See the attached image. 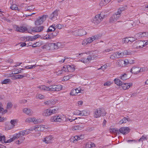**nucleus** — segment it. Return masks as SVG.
Here are the masks:
<instances>
[{
  "label": "nucleus",
  "mask_w": 148,
  "mask_h": 148,
  "mask_svg": "<svg viewBox=\"0 0 148 148\" xmlns=\"http://www.w3.org/2000/svg\"><path fill=\"white\" fill-rule=\"evenodd\" d=\"M44 103L46 105L51 106L55 104L56 103V102L54 100L52 99L45 101Z\"/></svg>",
  "instance_id": "nucleus-23"
},
{
  "label": "nucleus",
  "mask_w": 148,
  "mask_h": 148,
  "mask_svg": "<svg viewBox=\"0 0 148 148\" xmlns=\"http://www.w3.org/2000/svg\"><path fill=\"white\" fill-rule=\"evenodd\" d=\"M118 62L119 64L123 63L125 65H127L131 64V63L127 59H125L124 60H121Z\"/></svg>",
  "instance_id": "nucleus-33"
},
{
  "label": "nucleus",
  "mask_w": 148,
  "mask_h": 148,
  "mask_svg": "<svg viewBox=\"0 0 148 148\" xmlns=\"http://www.w3.org/2000/svg\"><path fill=\"white\" fill-rule=\"evenodd\" d=\"M106 112L105 110L101 108L97 109L94 113V116L97 118L101 116H104L105 115Z\"/></svg>",
  "instance_id": "nucleus-5"
},
{
  "label": "nucleus",
  "mask_w": 148,
  "mask_h": 148,
  "mask_svg": "<svg viewBox=\"0 0 148 148\" xmlns=\"http://www.w3.org/2000/svg\"><path fill=\"white\" fill-rule=\"evenodd\" d=\"M25 121L28 123H34L35 124H37L40 123L38 119H36L34 117L28 118L26 119Z\"/></svg>",
  "instance_id": "nucleus-12"
},
{
  "label": "nucleus",
  "mask_w": 148,
  "mask_h": 148,
  "mask_svg": "<svg viewBox=\"0 0 148 148\" xmlns=\"http://www.w3.org/2000/svg\"><path fill=\"white\" fill-rule=\"evenodd\" d=\"M148 35V32H140L136 34L135 35V37L139 38L143 37L146 36Z\"/></svg>",
  "instance_id": "nucleus-20"
},
{
  "label": "nucleus",
  "mask_w": 148,
  "mask_h": 148,
  "mask_svg": "<svg viewBox=\"0 0 148 148\" xmlns=\"http://www.w3.org/2000/svg\"><path fill=\"white\" fill-rule=\"evenodd\" d=\"M57 109L50 108L44 110L42 112V114L44 116H49L57 113Z\"/></svg>",
  "instance_id": "nucleus-2"
},
{
  "label": "nucleus",
  "mask_w": 148,
  "mask_h": 148,
  "mask_svg": "<svg viewBox=\"0 0 148 148\" xmlns=\"http://www.w3.org/2000/svg\"><path fill=\"white\" fill-rule=\"evenodd\" d=\"M118 54L116 52L114 53L110 56V59H114L118 58Z\"/></svg>",
  "instance_id": "nucleus-40"
},
{
  "label": "nucleus",
  "mask_w": 148,
  "mask_h": 148,
  "mask_svg": "<svg viewBox=\"0 0 148 148\" xmlns=\"http://www.w3.org/2000/svg\"><path fill=\"white\" fill-rule=\"evenodd\" d=\"M119 132L123 134H125L128 133L130 131V129L128 127H122L119 130Z\"/></svg>",
  "instance_id": "nucleus-17"
},
{
  "label": "nucleus",
  "mask_w": 148,
  "mask_h": 148,
  "mask_svg": "<svg viewBox=\"0 0 148 148\" xmlns=\"http://www.w3.org/2000/svg\"><path fill=\"white\" fill-rule=\"evenodd\" d=\"M10 8L11 9L13 10H17L18 11L19 10L17 5L15 4L12 5L10 7Z\"/></svg>",
  "instance_id": "nucleus-39"
},
{
  "label": "nucleus",
  "mask_w": 148,
  "mask_h": 148,
  "mask_svg": "<svg viewBox=\"0 0 148 148\" xmlns=\"http://www.w3.org/2000/svg\"><path fill=\"white\" fill-rule=\"evenodd\" d=\"M66 120V118L64 116H55L51 117L50 119V121L52 122H62Z\"/></svg>",
  "instance_id": "nucleus-6"
},
{
  "label": "nucleus",
  "mask_w": 148,
  "mask_h": 148,
  "mask_svg": "<svg viewBox=\"0 0 148 148\" xmlns=\"http://www.w3.org/2000/svg\"><path fill=\"white\" fill-rule=\"evenodd\" d=\"M24 70L23 69H16L15 68L13 69L12 71V73L13 74H17L19 73H20L21 72V70Z\"/></svg>",
  "instance_id": "nucleus-31"
},
{
  "label": "nucleus",
  "mask_w": 148,
  "mask_h": 148,
  "mask_svg": "<svg viewBox=\"0 0 148 148\" xmlns=\"http://www.w3.org/2000/svg\"><path fill=\"white\" fill-rule=\"evenodd\" d=\"M139 68L133 67L130 70V72L132 73L137 74L139 73Z\"/></svg>",
  "instance_id": "nucleus-24"
},
{
  "label": "nucleus",
  "mask_w": 148,
  "mask_h": 148,
  "mask_svg": "<svg viewBox=\"0 0 148 148\" xmlns=\"http://www.w3.org/2000/svg\"><path fill=\"white\" fill-rule=\"evenodd\" d=\"M123 42L124 43H128L129 42V39L128 38H126L123 39Z\"/></svg>",
  "instance_id": "nucleus-59"
},
{
  "label": "nucleus",
  "mask_w": 148,
  "mask_h": 148,
  "mask_svg": "<svg viewBox=\"0 0 148 148\" xmlns=\"http://www.w3.org/2000/svg\"><path fill=\"white\" fill-rule=\"evenodd\" d=\"M34 5H31L26 7L25 9L26 10H32L34 9Z\"/></svg>",
  "instance_id": "nucleus-45"
},
{
  "label": "nucleus",
  "mask_w": 148,
  "mask_h": 148,
  "mask_svg": "<svg viewBox=\"0 0 148 148\" xmlns=\"http://www.w3.org/2000/svg\"><path fill=\"white\" fill-rule=\"evenodd\" d=\"M48 17L47 15H44L39 17L35 21V24L38 25L42 24Z\"/></svg>",
  "instance_id": "nucleus-8"
},
{
  "label": "nucleus",
  "mask_w": 148,
  "mask_h": 148,
  "mask_svg": "<svg viewBox=\"0 0 148 148\" xmlns=\"http://www.w3.org/2000/svg\"><path fill=\"white\" fill-rule=\"evenodd\" d=\"M37 88L43 91H47L50 90L49 87L46 86L44 85L38 86L37 87Z\"/></svg>",
  "instance_id": "nucleus-28"
},
{
  "label": "nucleus",
  "mask_w": 148,
  "mask_h": 148,
  "mask_svg": "<svg viewBox=\"0 0 148 148\" xmlns=\"http://www.w3.org/2000/svg\"><path fill=\"white\" fill-rule=\"evenodd\" d=\"M95 147V144L93 143L89 142L86 145V148H91Z\"/></svg>",
  "instance_id": "nucleus-32"
},
{
  "label": "nucleus",
  "mask_w": 148,
  "mask_h": 148,
  "mask_svg": "<svg viewBox=\"0 0 148 148\" xmlns=\"http://www.w3.org/2000/svg\"><path fill=\"white\" fill-rule=\"evenodd\" d=\"M75 89H72L70 93V95L72 96L77 95V93Z\"/></svg>",
  "instance_id": "nucleus-46"
},
{
  "label": "nucleus",
  "mask_w": 148,
  "mask_h": 148,
  "mask_svg": "<svg viewBox=\"0 0 148 148\" xmlns=\"http://www.w3.org/2000/svg\"><path fill=\"white\" fill-rule=\"evenodd\" d=\"M88 44L87 43V41L86 39L84 40L82 42V45H84L85 46L86 45Z\"/></svg>",
  "instance_id": "nucleus-62"
},
{
  "label": "nucleus",
  "mask_w": 148,
  "mask_h": 148,
  "mask_svg": "<svg viewBox=\"0 0 148 148\" xmlns=\"http://www.w3.org/2000/svg\"><path fill=\"white\" fill-rule=\"evenodd\" d=\"M37 66V65L35 64L33 65H30L26 66L25 67V68L26 69H32L36 67Z\"/></svg>",
  "instance_id": "nucleus-48"
},
{
  "label": "nucleus",
  "mask_w": 148,
  "mask_h": 148,
  "mask_svg": "<svg viewBox=\"0 0 148 148\" xmlns=\"http://www.w3.org/2000/svg\"><path fill=\"white\" fill-rule=\"evenodd\" d=\"M63 68L65 69L67 71L69 72H73L75 70L74 66L73 65H66L63 66Z\"/></svg>",
  "instance_id": "nucleus-16"
},
{
  "label": "nucleus",
  "mask_w": 148,
  "mask_h": 148,
  "mask_svg": "<svg viewBox=\"0 0 148 148\" xmlns=\"http://www.w3.org/2000/svg\"><path fill=\"white\" fill-rule=\"evenodd\" d=\"M66 71H67L65 69L63 68V69L61 70L56 72V73L57 75H60L64 73Z\"/></svg>",
  "instance_id": "nucleus-36"
},
{
  "label": "nucleus",
  "mask_w": 148,
  "mask_h": 148,
  "mask_svg": "<svg viewBox=\"0 0 148 148\" xmlns=\"http://www.w3.org/2000/svg\"><path fill=\"white\" fill-rule=\"evenodd\" d=\"M23 111L24 113L29 115H32L33 113L31 110L27 108H24Z\"/></svg>",
  "instance_id": "nucleus-26"
},
{
  "label": "nucleus",
  "mask_w": 148,
  "mask_h": 148,
  "mask_svg": "<svg viewBox=\"0 0 148 148\" xmlns=\"http://www.w3.org/2000/svg\"><path fill=\"white\" fill-rule=\"evenodd\" d=\"M59 10H56L54 11L51 14L49 18L51 20L55 21L58 19Z\"/></svg>",
  "instance_id": "nucleus-9"
},
{
  "label": "nucleus",
  "mask_w": 148,
  "mask_h": 148,
  "mask_svg": "<svg viewBox=\"0 0 148 148\" xmlns=\"http://www.w3.org/2000/svg\"><path fill=\"white\" fill-rule=\"evenodd\" d=\"M40 36L39 35H36L33 36H32L31 38L32 40H36L37 38H38Z\"/></svg>",
  "instance_id": "nucleus-56"
},
{
  "label": "nucleus",
  "mask_w": 148,
  "mask_h": 148,
  "mask_svg": "<svg viewBox=\"0 0 148 148\" xmlns=\"http://www.w3.org/2000/svg\"><path fill=\"white\" fill-rule=\"evenodd\" d=\"M18 121L17 119H12L10 121V123L11 124V125H9L8 126V128L9 130H10L13 128L15 126L16 124Z\"/></svg>",
  "instance_id": "nucleus-18"
},
{
  "label": "nucleus",
  "mask_w": 148,
  "mask_h": 148,
  "mask_svg": "<svg viewBox=\"0 0 148 148\" xmlns=\"http://www.w3.org/2000/svg\"><path fill=\"white\" fill-rule=\"evenodd\" d=\"M0 141L2 143L5 142V136H0Z\"/></svg>",
  "instance_id": "nucleus-50"
},
{
  "label": "nucleus",
  "mask_w": 148,
  "mask_h": 148,
  "mask_svg": "<svg viewBox=\"0 0 148 148\" xmlns=\"http://www.w3.org/2000/svg\"><path fill=\"white\" fill-rule=\"evenodd\" d=\"M78 34L79 36H82L86 35L87 32L84 29H80L78 31Z\"/></svg>",
  "instance_id": "nucleus-30"
},
{
  "label": "nucleus",
  "mask_w": 148,
  "mask_h": 148,
  "mask_svg": "<svg viewBox=\"0 0 148 148\" xmlns=\"http://www.w3.org/2000/svg\"><path fill=\"white\" fill-rule=\"evenodd\" d=\"M15 140L14 139H13V136L12 138H11L10 139L7 140V141L5 140V143H10L13 141V140Z\"/></svg>",
  "instance_id": "nucleus-60"
},
{
  "label": "nucleus",
  "mask_w": 148,
  "mask_h": 148,
  "mask_svg": "<svg viewBox=\"0 0 148 148\" xmlns=\"http://www.w3.org/2000/svg\"><path fill=\"white\" fill-rule=\"evenodd\" d=\"M123 56L129 55L130 54L129 52H128V51L127 50H125L123 52Z\"/></svg>",
  "instance_id": "nucleus-63"
},
{
  "label": "nucleus",
  "mask_w": 148,
  "mask_h": 148,
  "mask_svg": "<svg viewBox=\"0 0 148 148\" xmlns=\"http://www.w3.org/2000/svg\"><path fill=\"white\" fill-rule=\"evenodd\" d=\"M147 140V137L143 135L138 140L139 142H143V141L146 140Z\"/></svg>",
  "instance_id": "nucleus-43"
},
{
  "label": "nucleus",
  "mask_w": 148,
  "mask_h": 148,
  "mask_svg": "<svg viewBox=\"0 0 148 148\" xmlns=\"http://www.w3.org/2000/svg\"><path fill=\"white\" fill-rule=\"evenodd\" d=\"M74 114L78 115L81 116V111L79 110H77L74 112Z\"/></svg>",
  "instance_id": "nucleus-61"
},
{
  "label": "nucleus",
  "mask_w": 148,
  "mask_h": 148,
  "mask_svg": "<svg viewBox=\"0 0 148 148\" xmlns=\"http://www.w3.org/2000/svg\"><path fill=\"white\" fill-rule=\"evenodd\" d=\"M5 62L7 63H12L13 62V61L12 59H8L6 60Z\"/></svg>",
  "instance_id": "nucleus-64"
},
{
  "label": "nucleus",
  "mask_w": 148,
  "mask_h": 148,
  "mask_svg": "<svg viewBox=\"0 0 148 148\" xmlns=\"http://www.w3.org/2000/svg\"><path fill=\"white\" fill-rule=\"evenodd\" d=\"M44 28V27L43 26H40L39 27H30L29 29H31L32 32H38L42 31L43 29Z\"/></svg>",
  "instance_id": "nucleus-14"
},
{
  "label": "nucleus",
  "mask_w": 148,
  "mask_h": 148,
  "mask_svg": "<svg viewBox=\"0 0 148 148\" xmlns=\"http://www.w3.org/2000/svg\"><path fill=\"white\" fill-rule=\"evenodd\" d=\"M80 61L83 63L86 64L88 62V60H87V58H83L81 59Z\"/></svg>",
  "instance_id": "nucleus-58"
},
{
  "label": "nucleus",
  "mask_w": 148,
  "mask_h": 148,
  "mask_svg": "<svg viewBox=\"0 0 148 148\" xmlns=\"http://www.w3.org/2000/svg\"><path fill=\"white\" fill-rule=\"evenodd\" d=\"M73 76V75L72 74L65 76L63 77L62 81H66L69 80L70 78H71Z\"/></svg>",
  "instance_id": "nucleus-37"
},
{
  "label": "nucleus",
  "mask_w": 148,
  "mask_h": 148,
  "mask_svg": "<svg viewBox=\"0 0 148 148\" xmlns=\"http://www.w3.org/2000/svg\"><path fill=\"white\" fill-rule=\"evenodd\" d=\"M105 17V15H103L101 14H97L95 17L92 20V21L95 25H97L101 22Z\"/></svg>",
  "instance_id": "nucleus-4"
},
{
  "label": "nucleus",
  "mask_w": 148,
  "mask_h": 148,
  "mask_svg": "<svg viewBox=\"0 0 148 148\" xmlns=\"http://www.w3.org/2000/svg\"><path fill=\"white\" fill-rule=\"evenodd\" d=\"M98 37L97 36L95 35L88 38L86 39L88 44L90 43L95 40L98 39Z\"/></svg>",
  "instance_id": "nucleus-21"
},
{
  "label": "nucleus",
  "mask_w": 148,
  "mask_h": 148,
  "mask_svg": "<svg viewBox=\"0 0 148 148\" xmlns=\"http://www.w3.org/2000/svg\"><path fill=\"white\" fill-rule=\"evenodd\" d=\"M53 139V137L52 136H49L45 137L43 140L46 143L48 144L51 143Z\"/></svg>",
  "instance_id": "nucleus-19"
},
{
  "label": "nucleus",
  "mask_w": 148,
  "mask_h": 148,
  "mask_svg": "<svg viewBox=\"0 0 148 148\" xmlns=\"http://www.w3.org/2000/svg\"><path fill=\"white\" fill-rule=\"evenodd\" d=\"M111 0H101L99 5L100 6L102 7L106 5L110 2Z\"/></svg>",
  "instance_id": "nucleus-27"
},
{
  "label": "nucleus",
  "mask_w": 148,
  "mask_h": 148,
  "mask_svg": "<svg viewBox=\"0 0 148 148\" xmlns=\"http://www.w3.org/2000/svg\"><path fill=\"white\" fill-rule=\"evenodd\" d=\"M79 140V136H76L71 139V140L74 143H76Z\"/></svg>",
  "instance_id": "nucleus-41"
},
{
  "label": "nucleus",
  "mask_w": 148,
  "mask_h": 148,
  "mask_svg": "<svg viewBox=\"0 0 148 148\" xmlns=\"http://www.w3.org/2000/svg\"><path fill=\"white\" fill-rule=\"evenodd\" d=\"M128 119H126V118H124L120 121V123L122 124L124 123H126L127 121H128Z\"/></svg>",
  "instance_id": "nucleus-52"
},
{
  "label": "nucleus",
  "mask_w": 148,
  "mask_h": 148,
  "mask_svg": "<svg viewBox=\"0 0 148 148\" xmlns=\"http://www.w3.org/2000/svg\"><path fill=\"white\" fill-rule=\"evenodd\" d=\"M81 116H87L89 115V113L86 111H81Z\"/></svg>",
  "instance_id": "nucleus-42"
},
{
  "label": "nucleus",
  "mask_w": 148,
  "mask_h": 148,
  "mask_svg": "<svg viewBox=\"0 0 148 148\" xmlns=\"http://www.w3.org/2000/svg\"><path fill=\"white\" fill-rule=\"evenodd\" d=\"M45 128V126L44 125H37L33 127L32 129L35 131H43Z\"/></svg>",
  "instance_id": "nucleus-13"
},
{
  "label": "nucleus",
  "mask_w": 148,
  "mask_h": 148,
  "mask_svg": "<svg viewBox=\"0 0 148 148\" xmlns=\"http://www.w3.org/2000/svg\"><path fill=\"white\" fill-rule=\"evenodd\" d=\"M114 81L115 83L119 86H121L122 84V82L119 79L115 78L114 79Z\"/></svg>",
  "instance_id": "nucleus-35"
},
{
  "label": "nucleus",
  "mask_w": 148,
  "mask_h": 148,
  "mask_svg": "<svg viewBox=\"0 0 148 148\" xmlns=\"http://www.w3.org/2000/svg\"><path fill=\"white\" fill-rule=\"evenodd\" d=\"M145 42L143 41L139 40L135 42L134 45L133 47L135 48H141L145 46Z\"/></svg>",
  "instance_id": "nucleus-11"
},
{
  "label": "nucleus",
  "mask_w": 148,
  "mask_h": 148,
  "mask_svg": "<svg viewBox=\"0 0 148 148\" xmlns=\"http://www.w3.org/2000/svg\"><path fill=\"white\" fill-rule=\"evenodd\" d=\"M55 26V24H53L52 25L49 26L47 30V32H49L54 31L56 28Z\"/></svg>",
  "instance_id": "nucleus-29"
},
{
  "label": "nucleus",
  "mask_w": 148,
  "mask_h": 148,
  "mask_svg": "<svg viewBox=\"0 0 148 148\" xmlns=\"http://www.w3.org/2000/svg\"><path fill=\"white\" fill-rule=\"evenodd\" d=\"M10 81V79H6L3 81H2L1 82V84H6L8 83Z\"/></svg>",
  "instance_id": "nucleus-47"
},
{
  "label": "nucleus",
  "mask_w": 148,
  "mask_h": 148,
  "mask_svg": "<svg viewBox=\"0 0 148 148\" xmlns=\"http://www.w3.org/2000/svg\"><path fill=\"white\" fill-rule=\"evenodd\" d=\"M50 47L49 49L53 50L55 49H58L62 47V45L61 43L57 42L56 43H52L49 45Z\"/></svg>",
  "instance_id": "nucleus-7"
},
{
  "label": "nucleus",
  "mask_w": 148,
  "mask_h": 148,
  "mask_svg": "<svg viewBox=\"0 0 148 148\" xmlns=\"http://www.w3.org/2000/svg\"><path fill=\"white\" fill-rule=\"evenodd\" d=\"M132 85V83H122L121 86H122V88L123 90H125L129 88Z\"/></svg>",
  "instance_id": "nucleus-22"
},
{
  "label": "nucleus",
  "mask_w": 148,
  "mask_h": 148,
  "mask_svg": "<svg viewBox=\"0 0 148 148\" xmlns=\"http://www.w3.org/2000/svg\"><path fill=\"white\" fill-rule=\"evenodd\" d=\"M107 67V64H105L103 66H102L101 67L99 68L98 70H99L100 69H102L103 71H104L105 69H106Z\"/></svg>",
  "instance_id": "nucleus-53"
},
{
  "label": "nucleus",
  "mask_w": 148,
  "mask_h": 148,
  "mask_svg": "<svg viewBox=\"0 0 148 148\" xmlns=\"http://www.w3.org/2000/svg\"><path fill=\"white\" fill-rule=\"evenodd\" d=\"M12 104L11 102H8V103L7 105V108L8 109H10L12 107Z\"/></svg>",
  "instance_id": "nucleus-55"
},
{
  "label": "nucleus",
  "mask_w": 148,
  "mask_h": 148,
  "mask_svg": "<svg viewBox=\"0 0 148 148\" xmlns=\"http://www.w3.org/2000/svg\"><path fill=\"white\" fill-rule=\"evenodd\" d=\"M66 58L64 57L60 56L58 58L57 60L59 62L62 63L64 62Z\"/></svg>",
  "instance_id": "nucleus-38"
},
{
  "label": "nucleus",
  "mask_w": 148,
  "mask_h": 148,
  "mask_svg": "<svg viewBox=\"0 0 148 148\" xmlns=\"http://www.w3.org/2000/svg\"><path fill=\"white\" fill-rule=\"evenodd\" d=\"M21 133L23 134V136H24L25 135H27L29 133V131L28 130H23V131H21Z\"/></svg>",
  "instance_id": "nucleus-54"
},
{
  "label": "nucleus",
  "mask_w": 148,
  "mask_h": 148,
  "mask_svg": "<svg viewBox=\"0 0 148 148\" xmlns=\"http://www.w3.org/2000/svg\"><path fill=\"white\" fill-rule=\"evenodd\" d=\"M25 77V76L22 75H18L16 76V79H21Z\"/></svg>",
  "instance_id": "nucleus-57"
},
{
  "label": "nucleus",
  "mask_w": 148,
  "mask_h": 148,
  "mask_svg": "<svg viewBox=\"0 0 148 148\" xmlns=\"http://www.w3.org/2000/svg\"><path fill=\"white\" fill-rule=\"evenodd\" d=\"M13 139L15 140L19 139L16 142V143L17 144H20L22 143L25 139V138L23 137V134H22L21 132L18 133H16L13 135Z\"/></svg>",
  "instance_id": "nucleus-3"
},
{
  "label": "nucleus",
  "mask_w": 148,
  "mask_h": 148,
  "mask_svg": "<svg viewBox=\"0 0 148 148\" xmlns=\"http://www.w3.org/2000/svg\"><path fill=\"white\" fill-rule=\"evenodd\" d=\"M83 128L80 125L74 126L72 127V129L73 130L81 131Z\"/></svg>",
  "instance_id": "nucleus-34"
},
{
  "label": "nucleus",
  "mask_w": 148,
  "mask_h": 148,
  "mask_svg": "<svg viewBox=\"0 0 148 148\" xmlns=\"http://www.w3.org/2000/svg\"><path fill=\"white\" fill-rule=\"evenodd\" d=\"M44 95L40 94H37L36 95V98H39L40 99H44Z\"/></svg>",
  "instance_id": "nucleus-44"
},
{
  "label": "nucleus",
  "mask_w": 148,
  "mask_h": 148,
  "mask_svg": "<svg viewBox=\"0 0 148 148\" xmlns=\"http://www.w3.org/2000/svg\"><path fill=\"white\" fill-rule=\"evenodd\" d=\"M50 90L53 91H58L61 90L62 87L61 85H53L49 86Z\"/></svg>",
  "instance_id": "nucleus-10"
},
{
  "label": "nucleus",
  "mask_w": 148,
  "mask_h": 148,
  "mask_svg": "<svg viewBox=\"0 0 148 148\" xmlns=\"http://www.w3.org/2000/svg\"><path fill=\"white\" fill-rule=\"evenodd\" d=\"M58 32L57 33H55V32L52 33L51 34H48V35H46V39H52L54 37L57 35Z\"/></svg>",
  "instance_id": "nucleus-25"
},
{
  "label": "nucleus",
  "mask_w": 148,
  "mask_h": 148,
  "mask_svg": "<svg viewBox=\"0 0 148 148\" xmlns=\"http://www.w3.org/2000/svg\"><path fill=\"white\" fill-rule=\"evenodd\" d=\"M120 78L123 80L127 79V74L125 73L124 75H122L120 77Z\"/></svg>",
  "instance_id": "nucleus-49"
},
{
  "label": "nucleus",
  "mask_w": 148,
  "mask_h": 148,
  "mask_svg": "<svg viewBox=\"0 0 148 148\" xmlns=\"http://www.w3.org/2000/svg\"><path fill=\"white\" fill-rule=\"evenodd\" d=\"M14 28L16 31L22 33H23L28 30L27 28L25 27L21 26L19 27L18 26L16 25L14 26Z\"/></svg>",
  "instance_id": "nucleus-15"
},
{
  "label": "nucleus",
  "mask_w": 148,
  "mask_h": 148,
  "mask_svg": "<svg viewBox=\"0 0 148 148\" xmlns=\"http://www.w3.org/2000/svg\"><path fill=\"white\" fill-rule=\"evenodd\" d=\"M127 8L126 6L125 7L121 8H119L117 12L113 14L110 19L109 21L110 23H112L116 21L121 16V12L123 11Z\"/></svg>",
  "instance_id": "nucleus-1"
},
{
  "label": "nucleus",
  "mask_w": 148,
  "mask_h": 148,
  "mask_svg": "<svg viewBox=\"0 0 148 148\" xmlns=\"http://www.w3.org/2000/svg\"><path fill=\"white\" fill-rule=\"evenodd\" d=\"M110 132H112L113 133H118L119 132V131L118 130V129H115V128H112L111 129H110Z\"/></svg>",
  "instance_id": "nucleus-51"
}]
</instances>
